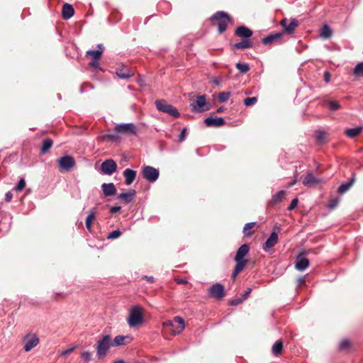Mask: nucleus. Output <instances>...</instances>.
I'll return each instance as SVG.
<instances>
[{"label":"nucleus","mask_w":363,"mask_h":363,"mask_svg":"<svg viewBox=\"0 0 363 363\" xmlns=\"http://www.w3.org/2000/svg\"><path fill=\"white\" fill-rule=\"evenodd\" d=\"M111 345V338L109 335H102L101 339L98 341L96 347L98 359H103L107 354Z\"/></svg>","instance_id":"obj_1"},{"label":"nucleus","mask_w":363,"mask_h":363,"mask_svg":"<svg viewBox=\"0 0 363 363\" xmlns=\"http://www.w3.org/2000/svg\"><path fill=\"white\" fill-rule=\"evenodd\" d=\"M211 20L218 21V31L220 34L226 30L228 23L231 22L229 15L225 11H217L211 17Z\"/></svg>","instance_id":"obj_2"},{"label":"nucleus","mask_w":363,"mask_h":363,"mask_svg":"<svg viewBox=\"0 0 363 363\" xmlns=\"http://www.w3.org/2000/svg\"><path fill=\"white\" fill-rule=\"evenodd\" d=\"M142 308L139 306H134L131 308L127 322L130 328H135L143 322Z\"/></svg>","instance_id":"obj_3"},{"label":"nucleus","mask_w":363,"mask_h":363,"mask_svg":"<svg viewBox=\"0 0 363 363\" xmlns=\"http://www.w3.org/2000/svg\"><path fill=\"white\" fill-rule=\"evenodd\" d=\"M156 108L162 113H167L175 118L179 117L180 113L177 108L167 103L164 99H157L155 101Z\"/></svg>","instance_id":"obj_4"},{"label":"nucleus","mask_w":363,"mask_h":363,"mask_svg":"<svg viewBox=\"0 0 363 363\" xmlns=\"http://www.w3.org/2000/svg\"><path fill=\"white\" fill-rule=\"evenodd\" d=\"M164 327H168L170 329L172 335H178L184 329V320L180 316H176L172 320L164 322L162 323Z\"/></svg>","instance_id":"obj_5"},{"label":"nucleus","mask_w":363,"mask_h":363,"mask_svg":"<svg viewBox=\"0 0 363 363\" xmlns=\"http://www.w3.org/2000/svg\"><path fill=\"white\" fill-rule=\"evenodd\" d=\"M190 106L191 110L196 113H201L210 109V104L206 101L205 95L198 96L196 100L191 99L190 100Z\"/></svg>","instance_id":"obj_6"},{"label":"nucleus","mask_w":363,"mask_h":363,"mask_svg":"<svg viewBox=\"0 0 363 363\" xmlns=\"http://www.w3.org/2000/svg\"><path fill=\"white\" fill-rule=\"evenodd\" d=\"M142 174L144 179L150 182H156L160 176L159 169L152 166H144L142 169Z\"/></svg>","instance_id":"obj_7"},{"label":"nucleus","mask_w":363,"mask_h":363,"mask_svg":"<svg viewBox=\"0 0 363 363\" xmlns=\"http://www.w3.org/2000/svg\"><path fill=\"white\" fill-rule=\"evenodd\" d=\"M115 131L117 133L135 135L137 134V128L134 123H120L115 126Z\"/></svg>","instance_id":"obj_8"},{"label":"nucleus","mask_w":363,"mask_h":363,"mask_svg":"<svg viewBox=\"0 0 363 363\" xmlns=\"http://www.w3.org/2000/svg\"><path fill=\"white\" fill-rule=\"evenodd\" d=\"M23 343L24 350L29 352L39 344V338L36 334L28 333L24 336Z\"/></svg>","instance_id":"obj_9"},{"label":"nucleus","mask_w":363,"mask_h":363,"mask_svg":"<svg viewBox=\"0 0 363 363\" xmlns=\"http://www.w3.org/2000/svg\"><path fill=\"white\" fill-rule=\"evenodd\" d=\"M225 295L224 286L220 283H216L208 289V296L211 298H214L220 301L223 298Z\"/></svg>","instance_id":"obj_10"},{"label":"nucleus","mask_w":363,"mask_h":363,"mask_svg":"<svg viewBox=\"0 0 363 363\" xmlns=\"http://www.w3.org/2000/svg\"><path fill=\"white\" fill-rule=\"evenodd\" d=\"M250 247L248 245L243 244L238 250L235 256V261L236 264H243V266H246L248 263V260L245 259V257L249 253Z\"/></svg>","instance_id":"obj_11"},{"label":"nucleus","mask_w":363,"mask_h":363,"mask_svg":"<svg viewBox=\"0 0 363 363\" xmlns=\"http://www.w3.org/2000/svg\"><path fill=\"white\" fill-rule=\"evenodd\" d=\"M60 169L69 171L75 165L74 159L70 155H65L58 160Z\"/></svg>","instance_id":"obj_12"},{"label":"nucleus","mask_w":363,"mask_h":363,"mask_svg":"<svg viewBox=\"0 0 363 363\" xmlns=\"http://www.w3.org/2000/svg\"><path fill=\"white\" fill-rule=\"evenodd\" d=\"M101 172L105 175H111L117 169V164L112 159L104 160L101 165Z\"/></svg>","instance_id":"obj_13"},{"label":"nucleus","mask_w":363,"mask_h":363,"mask_svg":"<svg viewBox=\"0 0 363 363\" xmlns=\"http://www.w3.org/2000/svg\"><path fill=\"white\" fill-rule=\"evenodd\" d=\"M280 25L284 28V33L293 34L296 28L298 26V21L296 18H291L289 22L287 18H283L280 21Z\"/></svg>","instance_id":"obj_14"},{"label":"nucleus","mask_w":363,"mask_h":363,"mask_svg":"<svg viewBox=\"0 0 363 363\" xmlns=\"http://www.w3.org/2000/svg\"><path fill=\"white\" fill-rule=\"evenodd\" d=\"M278 240V234L273 231L265 242L262 245V250L266 252H269L270 250L277 244Z\"/></svg>","instance_id":"obj_15"},{"label":"nucleus","mask_w":363,"mask_h":363,"mask_svg":"<svg viewBox=\"0 0 363 363\" xmlns=\"http://www.w3.org/2000/svg\"><path fill=\"white\" fill-rule=\"evenodd\" d=\"M323 179H319L314 176L312 172H308L303 179L302 183L305 186L311 187L314 186L319 183L322 182Z\"/></svg>","instance_id":"obj_16"},{"label":"nucleus","mask_w":363,"mask_h":363,"mask_svg":"<svg viewBox=\"0 0 363 363\" xmlns=\"http://www.w3.org/2000/svg\"><path fill=\"white\" fill-rule=\"evenodd\" d=\"M225 121L222 117H208L204 120V123L208 127H220L225 124Z\"/></svg>","instance_id":"obj_17"},{"label":"nucleus","mask_w":363,"mask_h":363,"mask_svg":"<svg viewBox=\"0 0 363 363\" xmlns=\"http://www.w3.org/2000/svg\"><path fill=\"white\" fill-rule=\"evenodd\" d=\"M308 259L304 257L302 255H298L296 258L295 268L299 272L304 271L309 266Z\"/></svg>","instance_id":"obj_18"},{"label":"nucleus","mask_w":363,"mask_h":363,"mask_svg":"<svg viewBox=\"0 0 363 363\" xmlns=\"http://www.w3.org/2000/svg\"><path fill=\"white\" fill-rule=\"evenodd\" d=\"M116 74L120 79H128L133 75V73L125 65H121L116 70Z\"/></svg>","instance_id":"obj_19"},{"label":"nucleus","mask_w":363,"mask_h":363,"mask_svg":"<svg viewBox=\"0 0 363 363\" xmlns=\"http://www.w3.org/2000/svg\"><path fill=\"white\" fill-rule=\"evenodd\" d=\"M235 34L244 39H249L252 35V31L250 28L241 26L236 28Z\"/></svg>","instance_id":"obj_20"},{"label":"nucleus","mask_w":363,"mask_h":363,"mask_svg":"<svg viewBox=\"0 0 363 363\" xmlns=\"http://www.w3.org/2000/svg\"><path fill=\"white\" fill-rule=\"evenodd\" d=\"M136 174V171L129 168L125 169L123 173V175L125 178V184L130 185L135 179Z\"/></svg>","instance_id":"obj_21"},{"label":"nucleus","mask_w":363,"mask_h":363,"mask_svg":"<svg viewBox=\"0 0 363 363\" xmlns=\"http://www.w3.org/2000/svg\"><path fill=\"white\" fill-rule=\"evenodd\" d=\"M101 189L105 196H111L116 194V188L113 183H104Z\"/></svg>","instance_id":"obj_22"},{"label":"nucleus","mask_w":363,"mask_h":363,"mask_svg":"<svg viewBox=\"0 0 363 363\" xmlns=\"http://www.w3.org/2000/svg\"><path fill=\"white\" fill-rule=\"evenodd\" d=\"M74 10L73 6L68 3H65L63 5L62 9V18L65 20H68L74 16Z\"/></svg>","instance_id":"obj_23"},{"label":"nucleus","mask_w":363,"mask_h":363,"mask_svg":"<svg viewBox=\"0 0 363 363\" xmlns=\"http://www.w3.org/2000/svg\"><path fill=\"white\" fill-rule=\"evenodd\" d=\"M136 191L134 189H130L128 192L122 193L118 196V199L123 201L126 203H130L135 196Z\"/></svg>","instance_id":"obj_24"},{"label":"nucleus","mask_w":363,"mask_h":363,"mask_svg":"<svg viewBox=\"0 0 363 363\" xmlns=\"http://www.w3.org/2000/svg\"><path fill=\"white\" fill-rule=\"evenodd\" d=\"M282 35H283V33H275L270 34V35L264 37V38H262V43L264 45H269V44L280 39L281 38Z\"/></svg>","instance_id":"obj_25"},{"label":"nucleus","mask_w":363,"mask_h":363,"mask_svg":"<svg viewBox=\"0 0 363 363\" xmlns=\"http://www.w3.org/2000/svg\"><path fill=\"white\" fill-rule=\"evenodd\" d=\"M283 342L281 340H279L276 341L272 347V353L274 356L278 357L281 354L283 350Z\"/></svg>","instance_id":"obj_26"},{"label":"nucleus","mask_w":363,"mask_h":363,"mask_svg":"<svg viewBox=\"0 0 363 363\" xmlns=\"http://www.w3.org/2000/svg\"><path fill=\"white\" fill-rule=\"evenodd\" d=\"M233 47L237 50H245L251 48L252 47V43L249 39H244L240 42L235 43L233 45Z\"/></svg>","instance_id":"obj_27"},{"label":"nucleus","mask_w":363,"mask_h":363,"mask_svg":"<svg viewBox=\"0 0 363 363\" xmlns=\"http://www.w3.org/2000/svg\"><path fill=\"white\" fill-rule=\"evenodd\" d=\"M355 181V177H352L350 181L345 182V183H343L339 187H338V193L341 194H345L346 191H347L352 186V184H354Z\"/></svg>","instance_id":"obj_28"},{"label":"nucleus","mask_w":363,"mask_h":363,"mask_svg":"<svg viewBox=\"0 0 363 363\" xmlns=\"http://www.w3.org/2000/svg\"><path fill=\"white\" fill-rule=\"evenodd\" d=\"M363 130V127L358 126L354 128L347 129L345 131V135L350 138H354L357 136Z\"/></svg>","instance_id":"obj_29"},{"label":"nucleus","mask_w":363,"mask_h":363,"mask_svg":"<svg viewBox=\"0 0 363 363\" xmlns=\"http://www.w3.org/2000/svg\"><path fill=\"white\" fill-rule=\"evenodd\" d=\"M129 339L128 336L117 335L114 337L111 345L113 347H118L126 344L125 340Z\"/></svg>","instance_id":"obj_30"},{"label":"nucleus","mask_w":363,"mask_h":363,"mask_svg":"<svg viewBox=\"0 0 363 363\" xmlns=\"http://www.w3.org/2000/svg\"><path fill=\"white\" fill-rule=\"evenodd\" d=\"M332 34V30L328 24H325L320 29V35L325 39L330 38Z\"/></svg>","instance_id":"obj_31"},{"label":"nucleus","mask_w":363,"mask_h":363,"mask_svg":"<svg viewBox=\"0 0 363 363\" xmlns=\"http://www.w3.org/2000/svg\"><path fill=\"white\" fill-rule=\"evenodd\" d=\"M53 145V141L51 139H46L43 142L41 147V154L47 153Z\"/></svg>","instance_id":"obj_32"},{"label":"nucleus","mask_w":363,"mask_h":363,"mask_svg":"<svg viewBox=\"0 0 363 363\" xmlns=\"http://www.w3.org/2000/svg\"><path fill=\"white\" fill-rule=\"evenodd\" d=\"M353 73L356 77H363V61L355 65L353 69Z\"/></svg>","instance_id":"obj_33"},{"label":"nucleus","mask_w":363,"mask_h":363,"mask_svg":"<svg viewBox=\"0 0 363 363\" xmlns=\"http://www.w3.org/2000/svg\"><path fill=\"white\" fill-rule=\"evenodd\" d=\"M235 67L242 74L247 72L250 69V66L247 63L238 62L235 64Z\"/></svg>","instance_id":"obj_34"},{"label":"nucleus","mask_w":363,"mask_h":363,"mask_svg":"<svg viewBox=\"0 0 363 363\" xmlns=\"http://www.w3.org/2000/svg\"><path fill=\"white\" fill-rule=\"evenodd\" d=\"M102 55V50H89L86 51V55H90L94 60H98Z\"/></svg>","instance_id":"obj_35"},{"label":"nucleus","mask_w":363,"mask_h":363,"mask_svg":"<svg viewBox=\"0 0 363 363\" xmlns=\"http://www.w3.org/2000/svg\"><path fill=\"white\" fill-rule=\"evenodd\" d=\"M245 267V266H243V264H236L232 274V277L235 279L238 274L244 269Z\"/></svg>","instance_id":"obj_36"},{"label":"nucleus","mask_w":363,"mask_h":363,"mask_svg":"<svg viewBox=\"0 0 363 363\" xmlns=\"http://www.w3.org/2000/svg\"><path fill=\"white\" fill-rule=\"evenodd\" d=\"M95 218V213L94 212H91L89 214V216H87L86 219V229L90 231L91 230V222L92 220Z\"/></svg>","instance_id":"obj_37"},{"label":"nucleus","mask_w":363,"mask_h":363,"mask_svg":"<svg viewBox=\"0 0 363 363\" xmlns=\"http://www.w3.org/2000/svg\"><path fill=\"white\" fill-rule=\"evenodd\" d=\"M230 92L223 91L220 92L218 95L219 101L221 103L226 102L230 97Z\"/></svg>","instance_id":"obj_38"},{"label":"nucleus","mask_w":363,"mask_h":363,"mask_svg":"<svg viewBox=\"0 0 363 363\" xmlns=\"http://www.w3.org/2000/svg\"><path fill=\"white\" fill-rule=\"evenodd\" d=\"M339 202L340 199L338 197L333 199L329 201L328 203L327 204V208L330 210H333L337 206Z\"/></svg>","instance_id":"obj_39"},{"label":"nucleus","mask_w":363,"mask_h":363,"mask_svg":"<svg viewBox=\"0 0 363 363\" xmlns=\"http://www.w3.org/2000/svg\"><path fill=\"white\" fill-rule=\"evenodd\" d=\"M255 223H256L255 222H250V223H247L245 225L243 230H242V233L245 236H249L250 235V232H249L248 230L253 228L255 226Z\"/></svg>","instance_id":"obj_40"},{"label":"nucleus","mask_w":363,"mask_h":363,"mask_svg":"<svg viewBox=\"0 0 363 363\" xmlns=\"http://www.w3.org/2000/svg\"><path fill=\"white\" fill-rule=\"evenodd\" d=\"M257 101V98L255 96L253 97H247L244 99V104L246 106H250L255 104Z\"/></svg>","instance_id":"obj_41"},{"label":"nucleus","mask_w":363,"mask_h":363,"mask_svg":"<svg viewBox=\"0 0 363 363\" xmlns=\"http://www.w3.org/2000/svg\"><path fill=\"white\" fill-rule=\"evenodd\" d=\"M328 107L330 111H335L340 108V104L336 101H329Z\"/></svg>","instance_id":"obj_42"},{"label":"nucleus","mask_w":363,"mask_h":363,"mask_svg":"<svg viewBox=\"0 0 363 363\" xmlns=\"http://www.w3.org/2000/svg\"><path fill=\"white\" fill-rule=\"evenodd\" d=\"M26 186V182L24 179H21L18 184L14 187V190L16 191H21L23 190V189Z\"/></svg>","instance_id":"obj_43"},{"label":"nucleus","mask_w":363,"mask_h":363,"mask_svg":"<svg viewBox=\"0 0 363 363\" xmlns=\"http://www.w3.org/2000/svg\"><path fill=\"white\" fill-rule=\"evenodd\" d=\"M285 194V191L284 190H281V191H279L277 194H275L274 196H273V201L274 203H277L279 202L281 197Z\"/></svg>","instance_id":"obj_44"},{"label":"nucleus","mask_w":363,"mask_h":363,"mask_svg":"<svg viewBox=\"0 0 363 363\" xmlns=\"http://www.w3.org/2000/svg\"><path fill=\"white\" fill-rule=\"evenodd\" d=\"M121 235V232L120 230H118V229L114 230L108 234V239H116V238H118Z\"/></svg>","instance_id":"obj_45"},{"label":"nucleus","mask_w":363,"mask_h":363,"mask_svg":"<svg viewBox=\"0 0 363 363\" xmlns=\"http://www.w3.org/2000/svg\"><path fill=\"white\" fill-rule=\"evenodd\" d=\"M89 89H94L93 85L89 84V83H84L80 86L79 91H80L81 94H83L84 92H85Z\"/></svg>","instance_id":"obj_46"},{"label":"nucleus","mask_w":363,"mask_h":363,"mask_svg":"<svg viewBox=\"0 0 363 363\" xmlns=\"http://www.w3.org/2000/svg\"><path fill=\"white\" fill-rule=\"evenodd\" d=\"M81 357L86 362H89L91 360V353L89 351H85L81 353Z\"/></svg>","instance_id":"obj_47"},{"label":"nucleus","mask_w":363,"mask_h":363,"mask_svg":"<svg viewBox=\"0 0 363 363\" xmlns=\"http://www.w3.org/2000/svg\"><path fill=\"white\" fill-rule=\"evenodd\" d=\"M350 345V341L347 339L342 340L339 345V348L340 350H345Z\"/></svg>","instance_id":"obj_48"},{"label":"nucleus","mask_w":363,"mask_h":363,"mask_svg":"<svg viewBox=\"0 0 363 363\" xmlns=\"http://www.w3.org/2000/svg\"><path fill=\"white\" fill-rule=\"evenodd\" d=\"M242 301H243V299L242 298H237L230 300L229 301V305L230 306H238V305L240 304L241 303H242Z\"/></svg>","instance_id":"obj_49"},{"label":"nucleus","mask_w":363,"mask_h":363,"mask_svg":"<svg viewBox=\"0 0 363 363\" xmlns=\"http://www.w3.org/2000/svg\"><path fill=\"white\" fill-rule=\"evenodd\" d=\"M186 138V128H183L179 135V141L182 142Z\"/></svg>","instance_id":"obj_50"},{"label":"nucleus","mask_w":363,"mask_h":363,"mask_svg":"<svg viewBox=\"0 0 363 363\" xmlns=\"http://www.w3.org/2000/svg\"><path fill=\"white\" fill-rule=\"evenodd\" d=\"M298 200L297 198L294 199L289 206H288L289 211H292L298 204Z\"/></svg>","instance_id":"obj_51"},{"label":"nucleus","mask_w":363,"mask_h":363,"mask_svg":"<svg viewBox=\"0 0 363 363\" xmlns=\"http://www.w3.org/2000/svg\"><path fill=\"white\" fill-rule=\"evenodd\" d=\"M106 138H108V139H110L113 141H115V140H118V133H108L107 135H106Z\"/></svg>","instance_id":"obj_52"},{"label":"nucleus","mask_w":363,"mask_h":363,"mask_svg":"<svg viewBox=\"0 0 363 363\" xmlns=\"http://www.w3.org/2000/svg\"><path fill=\"white\" fill-rule=\"evenodd\" d=\"M252 291V289L251 288H247V290L244 292V294L242 295V298L243 299V301L246 300L250 294L251 293Z\"/></svg>","instance_id":"obj_53"},{"label":"nucleus","mask_w":363,"mask_h":363,"mask_svg":"<svg viewBox=\"0 0 363 363\" xmlns=\"http://www.w3.org/2000/svg\"><path fill=\"white\" fill-rule=\"evenodd\" d=\"M74 347H71L69 349H67V350L62 352L61 356L66 357V356L70 354L74 351Z\"/></svg>","instance_id":"obj_54"},{"label":"nucleus","mask_w":363,"mask_h":363,"mask_svg":"<svg viewBox=\"0 0 363 363\" xmlns=\"http://www.w3.org/2000/svg\"><path fill=\"white\" fill-rule=\"evenodd\" d=\"M13 194L11 191H8L5 194V201L6 202H10L12 200Z\"/></svg>","instance_id":"obj_55"},{"label":"nucleus","mask_w":363,"mask_h":363,"mask_svg":"<svg viewBox=\"0 0 363 363\" xmlns=\"http://www.w3.org/2000/svg\"><path fill=\"white\" fill-rule=\"evenodd\" d=\"M325 134L324 132H319L316 137L318 141H322L325 139Z\"/></svg>","instance_id":"obj_56"},{"label":"nucleus","mask_w":363,"mask_h":363,"mask_svg":"<svg viewBox=\"0 0 363 363\" xmlns=\"http://www.w3.org/2000/svg\"><path fill=\"white\" fill-rule=\"evenodd\" d=\"M142 279L147 280L150 283H154L155 282V278L153 277H152V276L145 275V276H143Z\"/></svg>","instance_id":"obj_57"},{"label":"nucleus","mask_w":363,"mask_h":363,"mask_svg":"<svg viewBox=\"0 0 363 363\" xmlns=\"http://www.w3.org/2000/svg\"><path fill=\"white\" fill-rule=\"evenodd\" d=\"M121 209V206H113L110 208V213L112 214H114L118 211H120Z\"/></svg>","instance_id":"obj_58"},{"label":"nucleus","mask_w":363,"mask_h":363,"mask_svg":"<svg viewBox=\"0 0 363 363\" xmlns=\"http://www.w3.org/2000/svg\"><path fill=\"white\" fill-rule=\"evenodd\" d=\"M89 65H90L91 67H94V68H96V69L99 68V62H98L96 60H94V61L91 62L89 63Z\"/></svg>","instance_id":"obj_59"},{"label":"nucleus","mask_w":363,"mask_h":363,"mask_svg":"<svg viewBox=\"0 0 363 363\" xmlns=\"http://www.w3.org/2000/svg\"><path fill=\"white\" fill-rule=\"evenodd\" d=\"M324 80L326 83H328L330 80V74L328 72H324Z\"/></svg>","instance_id":"obj_60"},{"label":"nucleus","mask_w":363,"mask_h":363,"mask_svg":"<svg viewBox=\"0 0 363 363\" xmlns=\"http://www.w3.org/2000/svg\"><path fill=\"white\" fill-rule=\"evenodd\" d=\"M298 281V284L299 285H302V284H304L305 282H306V277L305 276H303V277H301L298 279L297 280Z\"/></svg>","instance_id":"obj_61"},{"label":"nucleus","mask_w":363,"mask_h":363,"mask_svg":"<svg viewBox=\"0 0 363 363\" xmlns=\"http://www.w3.org/2000/svg\"><path fill=\"white\" fill-rule=\"evenodd\" d=\"M296 183V179L292 180L288 185V187L293 186Z\"/></svg>","instance_id":"obj_62"},{"label":"nucleus","mask_w":363,"mask_h":363,"mask_svg":"<svg viewBox=\"0 0 363 363\" xmlns=\"http://www.w3.org/2000/svg\"><path fill=\"white\" fill-rule=\"evenodd\" d=\"M213 83L216 85H219L220 84V80L218 79H216L214 81H213Z\"/></svg>","instance_id":"obj_63"},{"label":"nucleus","mask_w":363,"mask_h":363,"mask_svg":"<svg viewBox=\"0 0 363 363\" xmlns=\"http://www.w3.org/2000/svg\"><path fill=\"white\" fill-rule=\"evenodd\" d=\"M114 363H125V362L123 360L120 359V360L116 361Z\"/></svg>","instance_id":"obj_64"}]
</instances>
